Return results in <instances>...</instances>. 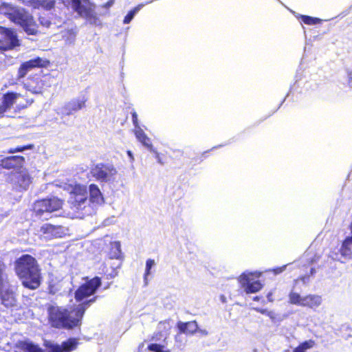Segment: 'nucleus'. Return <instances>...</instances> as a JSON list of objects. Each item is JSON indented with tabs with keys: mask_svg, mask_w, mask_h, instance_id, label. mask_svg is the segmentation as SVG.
Returning a JSON list of instances; mask_svg holds the SVG:
<instances>
[{
	"mask_svg": "<svg viewBox=\"0 0 352 352\" xmlns=\"http://www.w3.org/2000/svg\"><path fill=\"white\" fill-rule=\"evenodd\" d=\"M97 297L78 305L74 309L51 305L47 308L48 320L52 327L58 329H73L80 324L86 309Z\"/></svg>",
	"mask_w": 352,
	"mask_h": 352,
	"instance_id": "1",
	"label": "nucleus"
},
{
	"mask_svg": "<svg viewBox=\"0 0 352 352\" xmlns=\"http://www.w3.org/2000/svg\"><path fill=\"white\" fill-rule=\"evenodd\" d=\"M15 271L23 285L36 289L41 285V272L36 260L29 254H24L15 261Z\"/></svg>",
	"mask_w": 352,
	"mask_h": 352,
	"instance_id": "2",
	"label": "nucleus"
},
{
	"mask_svg": "<svg viewBox=\"0 0 352 352\" xmlns=\"http://www.w3.org/2000/svg\"><path fill=\"white\" fill-rule=\"evenodd\" d=\"M0 14L8 15L12 21L19 25L28 34L35 35L37 34L36 23L33 17L25 10L3 3L0 5Z\"/></svg>",
	"mask_w": 352,
	"mask_h": 352,
	"instance_id": "3",
	"label": "nucleus"
},
{
	"mask_svg": "<svg viewBox=\"0 0 352 352\" xmlns=\"http://www.w3.org/2000/svg\"><path fill=\"white\" fill-rule=\"evenodd\" d=\"M68 203L75 211L85 210L83 214H91L92 208L87 199V190L85 186L76 184L71 187Z\"/></svg>",
	"mask_w": 352,
	"mask_h": 352,
	"instance_id": "4",
	"label": "nucleus"
},
{
	"mask_svg": "<svg viewBox=\"0 0 352 352\" xmlns=\"http://www.w3.org/2000/svg\"><path fill=\"white\" fill-rule=\"evenodd\" d=\"M63 3L70 5L74 11L85 18L90 24L95 25L100 24V21L95 11L96 5L89 0H63Z\"/></svg>",
	"mask_w": 352,
	"mask_h": 352,
	"instance_id": "5",
	"label": "nucleus"
},
{
	"mask_svg": "<svg viewBox=\"0 0 352 352\" xmlns=\"http://www.w3.org/2000/svg\"><path fill=\"white\" fill-rule=\"evenodd\" d=\"M33 178L26 169H21L19 171L11 172L7 178L12 188L17 191L27 190L32 182Z\"/></svg>",
	"mask_w": 352,
	"mask_h": 352,
	"instance_id": "6",
	"label": "nucleus"
},
{
	"mask_svg": "<svg viewBox=\"0 0 352 352\" xmlns=\"http://www.w3.org/2000/svg\"><path fill=\"white\" fill-rule=\"evenodd\" d=\"M63 201L57 197H52L36 201L34 204V212L36 216L44 217L45 214L51 213L62 208Z\"/></svg>",
	"mask_w": 352,
	"mask_h": 352,
	"instance_id": "7",
	"label": "nucleus"
},
{
	"mask_svg": "<svg viewBox=\"0 0 352 352\" xmlns=\"http://www.w3.org/2000/svg\"><path fill=\"white\" fill-rule=\"evenodd\" d=\"M260 276V272H245L239 276V282L247 294L256 293L263 287V285L259 280H254L255 278H258Z\"/></svg>",
	"mask_w": 352,
	"mask_h": 352,
	"instance_id": "8",
	"label": "nucleus"
},
{
	"mask_svg": "<svg viewBox=\"0 0 352 352\" xmlns=\"http://www.w3.org/2000/svg\"><path fill=\"white\" fill-rule=\"evenodd\" d=\"M117 170L111 164H98L91 169V174L97 180L110 182L115 180Z\"/></svg>",
	"mask_w": 352,
	"mask_h": 352,
	"instance_id": "9",
	"label": "nucleus"
},
{
	"mask_svg": "<svg viewBox=\"0 0 352 352\" xmlns=\"http://www.w3.org/2000/svg\"><path fill=\"white\" fill-rule=\"evenodd\" d=\"M100 285L101 280L97 276L86 281L75 292L76 300L80 302L93 295Z\"/></svg>",
	"mask_w": 352,
	"mask_h": 352,
	"instance_id": "10",
	"label": "nucleus"
},
{
	"mask_svg": "<svg viewBox=\"0 0 352 352\" xmlns=\"http://www.w3.org/2000/svg\"><path fill=\"white\" fill-rule=\"evenodd\" d=\"M67 229L61 226H54L50 223H44L37 230L39 238L45 240H50L54 238H61L66 235Z\"/></svg>",
	"mask_w": 352,
	"mask_h": 352,
	"instance_id": "11",
	"label": "nucleus"
},
{
	"mask_svg": "<svg viewBox=\"0 0 352 352\" xmlns=\"http://www.w3.org/2000/svg\"><path fill=\"white\" fill-rule=\"evenodd\" d=\"M48 63L49 62L47 60L40 57L23 62L18 69L17 77L19 79L23 78L33 69L45 67L48 65Z\"/></svg>",
	"mask_w": 352,
	"mask_h": 352,
	"instance_id": "12",
	"label": "nucleus"
},
{
	"mask_svg": "<svg viewBox=\"0 0 352 352\" xmlns=\"http://www.w3.org/2000/svg\"><path fill=\"white\" fill-rule=\"evenodd\" d=\"M0 35L3 39V41H0V50H8L19 45L17 36L12 30L1 28Z\"/></svg>",
	"mask_w": 352,
	"mask_h": 352,
	"instance_id": "13",
	"label": "nucleus"
},
{
	"mask_svg": "<svg viewBox=\"0 0 352 352\" xmlns=\"http://www.w3.org/2000/svg\"><path fill=\"white\" fill-rule=\"evenodd\" d=\"M21 95L15 92H8L0 98V118L8 113Z\"/></svg>",
	"mask_w": 352,
	"mask_h": 352,
	"instance_id": "14",
	"label": "nucleus"
},
{
	"mask_svg": "<svg viewBox=\"0 0 352 352\" xmlns=\"http://www.w3.org/2000/svg\"><path fill=\"white\" fill-rule=\"evenodd\" d=\"M78 345V341L75 338H70L63 342L62 344H53L50 346L49 352H71Z\"/></svg>",
	"mask_w": 352,
	"mask_h": 352,
	"instance_id": "15",
	"label": "nucleus"
},
{
	"mask_svg": "<svg viewBox=\"0 0 352 352\" xmlns=\"http://www.w3.org/2000/svg\"><path fill=\"white\" fill-rule=\"evenodd\" d=\"M0 295L2 303L6 307H12L15 305V294L12 289L10 288L9 283L6 284L5 288H2V289H1Z\"/></svg>",
	"mask_w": 352,
	"mask_h": 352,
	"instance_id": "16",
	"label": "nucleus"
},
{
	"mask_svg": "<svg viewBox=\"0 0 352 352\" xmlns=\"http://www.w3.org/2000/svg\"><path fill=\"white\" fill-rule=\"evenodd\" d=\"M25 159L22 156L14 155L0 160V165L7 169L15 168L23 165Z\"/></svg>",
	"mask_w": 352,
	"mask_h": 352,
	"instance_id": "17",
	"label": "nucleus"
},
{
	"mask_svg": "<svg viewBox=\"0 0 352 352\" xmlns=\"http://www.w3.org/2000/svg\"><path fill=\"white\" fill-rule=\"evenodd\" d=\"M89 204L90 203L96 205H100L104 202L102 195L98 186L96 184H91L89 186Z\"/></svg>",
	"mask_w": 352,
	"mask_h": 352,
	"instance_id": "18",
	"label": "nucleus"
},
{
	"mask_svg": "<svg viewBox=\"0 0 352 352\" xmlns=\"http://www.w3.org/2000/svg\"><path fill=\"white\" fill-rule=\"evenodd\" d=\"M87 98L85 96L74 99L65 106V112L67 114H71L74 111L81 109L87 102Z\"/></svg>",
	"mask_w": 352,
	"mask_h": 352,
	"instance_id": "19",
	"label": "nucleus"
},
{
	"mask_svg": "<svg viewBox=\"0 0 352 352\" xmlns=\"http://www.w3.org/2000/svg\"><path fill=\"white\" fill-rule=\"evenodd\" d=\"M322 302V297L319 295L309 294L305 296L302 307H307L313 309L319 307Z\"/></svg>",
	"mask_w": 352,
	"mask_h": 352,
	"instance_id": "20",
	"label": "nucleus"
},
{
	"mask_svg": "<svg viewBox=\"0 0 352 352\" xmlns=\"http://www.w3.org/2000/svg\"><path fill=\"white\" fill-rule=\"evenodd\" d=\"M15 352H43L38 346L29 341L19 342L15 346Z\"/></svg>",
	"mask_w": 352,
	"mask_h": 352,
	"instance_id": "21",
	"label": "nucleus"
},
{
	"mask_svg": "<svg viewBox=\"0 0 352 352\" xmlns=\"http://www.w3.org/2000/svg\"><path fill=\"white\" fill-rule=\"evenodd\" d=\"M177 328L181 333L194 334L198 330V325L196 321H190L187 322H179Z\"/></svg>",
	"mask_w": 352,
	"mask_h": 352,
	"instance_id": "22",
	"label": "nucleus"
},
{
	"mask_svg": "<svg viewBox=\"0 0 352 352\" xmlns=\"http://www.w3.org/2000/svg\"><path fill=\"white\" fill-rule=\"evenodd\" d=\"M134 133L140 142H141L145 147L150 149L151 151H154L150 138L146 135L141 127L134 129Z\"/></svg>",
	"mask_w": 352,
	"mask_h": 352,
	"instance_id": "23",
	"label": "nucleus"
},
{
	"mask_svg": "<svg viewBox=\"0 0 352 352\" xmlns=\"http://www.w3.org/2000/svg\"><path fill=\"white\" fill-rule=\"evenodd\" d=\"M44 80L36 78V81H31L25 84V88L33 94H41L44 89Z\"/></svg>",
	"mask_w": 352,
	"mask_h": 352,
	"instance_id": "24",
	"label": "nucleus"
},
{
	"mask_svg": "<svg viewBox=\"0 0 352 352\" xmlns=\"http://www.w3.org/2000/svg\"><path fill=\"white\" fill-rule=\"evenodd\" d=\"M342 256L347 259H352V236L346 237L340 248Z\"/></svg>",
	"mask_w": 352,
	"mask_h": 352,
	"instance_id": "25",
	"label": "nucleus"
},
{
	"mask_svg": "<svg viewBox=\"0 0 352 352\" xmlns=\"http://www.w3.org/2000/svg\"><path fill=\"white\" fill-rule=\"evenodd\" d=\"M108 255L111 259L120 260L122 258L121 245L120 242L113 241L110 243V250Z\"/></svg>",
	"mask_w": 352,
	"mask_h": 352,
	"instance_id": "26",
	"label": "nucleus"
},
{
	"mask_svg": "<svg viewBox=\"0 0 352 352\" xmlns=\"http://www.w3.org/2000/svg\"><path fill=\"white\" fill-rule=\"evenodd\" d=\"M60 34L63 38L65 41L66 44L72 45L74 44L76 40L77 34L76 28H70L61 31Z\"/></svg>",
	"mask_w": 352,
	"mask_h": 352,
	"instance_id": "27",
	"label": "nucleus"
},
{
	"mask_svg": "<svg viewBox=\"0 0 352 352\" xmlns=\"http://www.w3.org/2000/svg\"><path fill=\"white\" fill-rule=\"evenodd\" d=\"M171 328V324L169 320L160 322L157 325V330L160 333V336L163 338L165 341L169 335V331Z\"/></svg>",
	"mask_w": 352,
	"mask_h": 352,
	"instance_id": "28",
	"label": "nucleus"
},
{
	"mask_svg": "<svg viewBox=\"0 0 352 352\" xmlns=\"http://www.w3.org/2000/svg\"><path fill=\"white\" fill-rule=\"evenodd\" d=\"M54 2V0H32V6L37 8H43L50 10L53 8Z\"/></svg>",
	"mask_w": 352,
	"mask_h": 352,
	"instance_id": "29",
	"label": "nucleus"
},
{
	"mask_svg": "<svg viewBox=\"0 0 352 352\" xmlns=\"http://www.w3.org/2000/svg\"><path fill=\"white\" fill-rule=\"evenodd\" d=\"M289 302L292 305L302 306V300H304L305 296H300V294L291 291L288 295Z\"/></svg>",
	"mask_w": 352,
	"mask_h": 352,
	"instance_id": "30",
	"label": "nucleus"
},
{
	"mask_svg": "<svg viewBox=\"0 0 352 352\" xmlns=\"http://www.w3.org/2000/svg\"><path fill=\"white\" fill-rule=\"evenodd\" d=\"M315 345V341L313 340H306L296 347L293 352H306L307 350L311 349Z\"/></svg>",
	"mask_w": 352,
	"mask_h": 352,
	"instance_id": "31",
	"label": "nucleus"
},
{
	"mask_svg": "<svg viewBox=\"0 0 352 352\" xmlns=\"http://www.w3.org/2000/svg\"><path fill=\"white\" fill-rule=\"evenodd\" d=\"M144 4H139L138 6L131 10L124 19V23L128 24L133 19L134 16L143 8Z\"/></svg>",
	"mask_w": 352,
	"mask_h": 352,
	"instance_id": "32",
	"label": "nucleus"
},
{
	"mask_svg": "<svg viewBox=\"0 0 352 352\" xmlns=\"http://www.w3.org/2000/svg\"><path fill=\"white\" fill-rule=\"evenodd\" d=\"M148 349L152 352H170L164 345L153 343L148 346Z\"/></svg>",
	"mask_w": 352,
	"mask_h": 352,
	"instance_id": "33",
	"label": "nucleus"
},
{
	"mask_svg": "<svg viewBox=\"0 0 352 352\" xmlns=\"http://www.w3.org/2000/svg\"><path fill=\"white\" fill-rule=\"evenodd\" d=\"M155 265V261L153 259H148L146 262V269L144 273V282L147 284V276L151 274V270Z\"/></svg>",
	"mask_w": 352,
	"mask_h": 352,
	"instance_id": "34",
	"label": "nucleus"
},
{
	"mask_svg": "<svg viewBox=\"0 0 352 352\" xmlns=\"http://www.w3.org/2000/svg\"><path fill=\"white\" fill-rule=\"evenodd\" d=\"M300 17L301 18L302 21L305 24H307V25L316 24L320 21V19L314 18V17L307 16V15H300Z\"/></svg>",
	"mask_w": 352,
	"mask_h": 352,
	"instance_id": "35",
	"label": "nucleus"
},
{
	"mask_svg": "<svg viewBox=\"0 0 352 352\" xmlns=\"http://www.w3.org/2000/svg\"><path fill=\"white\" fill-rule=\"evenodd\" d=\"M33 148V145L32 144H29V145H27V146H17L14 148H11L9 150L8 153H16V152H22L25 150H27V149H31Z\"/></svg>",
	"mask_w": 352,
	"mask_h": 352,
	"instance_id": "36",
	"label": "nucleus"
},
{
	"mask_svg": "<svg viewBox=\"0 0 352 352\" xmlns=\"http://www.w3.org/2000/svg\"><path fill=\"white\" fill-rule=\"evenodd\" d=\"M132 116V122L135 126V129H138V127H140L138 122V114L135 111L131 113Z\"/></svg>",
	"mask_w": 352,
	"mask_h": 352,
	"instance_id": "37",
	"label": "nucleus"
},
{
	"mask_svg": "<svg viewBox=\"0 0 352 352\" xmlns=\"http://www.w3.org/2000/svg\"><path fill=\"white\" fill-rule=\"evenodd\" d=\"M40 23L42 25L47 27V28L50 27L51 25V22L49 20L45 19L44 18L40 19Z\"/></svg>",
	"mask_w": 352,
	"mask_h": 352,
	"instance_id": "38",
	"label": "nucleus"
},
{
	"mask_svg": "<svg viewBox=\"0 0 352 352\" xmlns=\"http://www.w3.org/2000/svg\"><path fill=\"white\" fill-rule=\"evenodd\" d=\"M285 267H286V265H284L280 267H277L276 269H274L273 272H274L275 274H280L281 272H283L285 270Z\"/></svg>",
	"mask_w": 352,
	"mask_h": 352,
	"instance_id": "39",
	"label": "nucleus"
},
{
	"mask_svg": "<svg viewBox=\"0 0 352 352\" xmlns=\"http://www.w3.org/2000/svg\"><path fill=\"white\" fill-rule=\"evenodd\" d=\"M113 3H114L113 0H110L108 2H107L106 3H104L102 6V7L104 8L108 9V8H111L113 6Z\"/></svg>",
	"mask_w": 352,
	"mask_h": 352,
	"instance_id": "40",
	"label": "nucleus"
},
{
	"mask_svg": "<svg viewBox=\"0 0 352 352\" xmlns=\"http://www.w3.org/2000/svg\"><path fill=\"white\" fill-rule=\"evenodd\" d=\"M257 312H259L262 314H265V315H267V309H260V308H255L254 309Z\"/></svg>",
	"mask_w": 352,
	"mask_h": 352,
	"instance_id": "41",
	"label": "nucleus"
},
{
	"mask_svg": "<svg viewBox=\"0 0 352 352\" xmlns=\"http://www.w3.org/2000/svg\"><path fill=\"white\" fill-rule=\"evenodd\" d=\"M126 153H127L128 156L129 157L131 162H133L134 160V157H133L132 152L131 151H127Z\"/></svg>",
	"mask_w": 352,
	"mask_h": 352,
	"instance_id": "42",
	"label": "nucleus"
},
{
	"mask_svg": "<svg viewBox=\"0 0 352 352\" xmlns=\"http://www.w3.org/2000/svg\"><path fill=\"white\" fill-rule=\"evenodd\" d=\"M198 331L199 333H200L201 334L204 335V336H207L208 335V331L205 329H199L197 331Z\"/></svg>",
	"mask_w": 352,
	"mask_h": 352,
	"instance_id": "43",
	"label": "nucleus"
},
{
	"mask_svg": "<svg viewBox=\"0 0 352 352\" xmlns=\"http://www.w3.org/2000/svg\"><path fill=\"white\" fill-rule=\"evenodd\" d=\"M267 299H268V300H269V301H270V302H272V301H273V299H272V293H269V294H267Z\"/></svg>",
	"mask_w": 352,
	"mask_h": 352,
	"instance_id": "44",
	"label": "nucleus"
},
{
	"mask_svg": "<svg viewBox=\"0 0 352 352\" xmlns=\"http://www.w3.org/2000/svg\"><path fill=\"white\" fill-rule=\"evenodd\" d=\"M273 315H274L273 312L267 311V316H269L271 318H273Z\"/></svg>",
	"mask_w": 352,
	"mask_h": 352,
	"instance_id": "45",
	"label": "nucleus"
},
{
	"mask_svg": "<svg viewBox=\"0 0 352 352\" xmlns=\"http://www.w3.org/2000/svg\"><path fill=\"white\" fill-rule=\"evenodd\" d=\"M153 152L156 154V158L157 159L158 162L160 163H161L160 159L159 158V154L157 153V152L155 149H154V151H153Z\"/></svg>",
	"mask_w": 352,
	"mask_h": 352,
	"instance_id": "46",
	"label": "nucleus"
},
{
	"mask_svg": "<svg viewBox=\"0 0 352 352\" xmlns=\"http://www.w3.org/2000/svg\"><path fill=\"white\" fill-rule=\"evenodd\" d=\"M349 84L352 87V72L349 74Z\"/></svg>",
	"mask_w": 352,
	"mask_h": 352,
	"instance_id": "47",
	"label": "nucleus"
},
{
	"mask_svg": "<svg viewBox=\"0 0 352 352\" xmlns=\"http://www.w3.org/2000/svg\"><path fill=\"white\" fill-rule=\"evenodd\" d=\"M220 298H221V300L223 302H226V297H225L223 295L221 296V297H220Z\"/></svg>",
	"mask_w": 352,
	"mask_h": 352,
	"instance_id": "48",
	"label": "nucleus"
},
{
	"mask_svg": "<svg viewBox=\"0 0 352 352\" xmlns=\"http://www.w3.org/2000/svg\"><path fill=\"white\" fill-rule=\"evenodd\" d=\"M259 300V297L258 296H255L254 298V300Z\"/></svg>",
	"mask_w": 352,
	"mask_h": 352,
	"instance_id": "49",
	"label": "nucleus"
},
{
	"mask_svg": "<svg viewBox=\"0 0 352 352\" xmlns=\"http://www.w3.org/2000/svg\"><path fill=\"white\" fill-rule=\"evenodd\" d=\"M314 273V270L312 268V269L311 270V274H313Z\"/></svg>",
	"mask_w": 352,
	"mask_h": 352,
	"instance_id": "50",
	"label": "nucleus"
},
{
	"mask_svg": "<svg viewBox=\"0 0 352 352\" xmlns=\"http://www.w3.org/2000/svg\"><path fill=\"white\" fill-rule=\"evenodd\" d=\"M305 278H306L305 277L302 278V280L303 282H305Z\"/></svg>",
	"mask_w": 352,
	"mask_h": 352,
	"instance_id": "51",
	"label": "nucleus"
},
{
	"mask_svg": "<svg viewBox=\"0 0 352 352\" xmlns=\"http://www.w3.org/2000/svg\"><path fill=\"white\" fill-rule=\"evenodd\" d=\"M178 337H179V336H178V335H177V336H175V340H177Z\"/></svg>",
	"mask_w": 352,
	"mask_h": 352,
	"instance_id": "52",
	"label": "nucleus"
}]
</instances>
